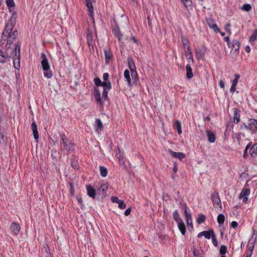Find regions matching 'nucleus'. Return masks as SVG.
Masks as SVG:
<instances>
[{"label": "nucleus", "mask_w": 257, "mask_h": 257, "mask_svg": "<svg viewBox=\"0 0 257 257\" xmlns=\"http://www.w3.org/2000/svg\"><path fill=\"white\" fill-rule=\"evenodd\" d=\"M251 6L250 4H246L243 5L241 9L245 12L250 11L251 10Z\"/></svg>", "instance_id": "obj_40"}, {"label": "nucleus", "mask_w": 257, "mask_h": 257, "mask_svg": "<svg viewBox=\"0 0 257 257\" xmlns=\"http://www.w3.org/2000/svg\"><path fill=\"white\" fill-rule=\"evenodd\" d=\"M11 51H13L12 48L8 46L6 50V54H4L0 49V63H4L9 60V58L12 56Z\"/></svg>", "instance_id": "obj_8"}, {"label": "nucleus", "mask_w": 257, "mask_h": 257, "mask_svg": "<svg viewBox=\"0 0 257 257\" xmlns=\"http://www.w3.org/2000/svg\"><path fill=\"white\" fill-rule=\"evenodd\" d=\"M13 51H11V58L13 59L14 66L15 69L19 70L20 68V47L18 44H16L12 48Z\"/></svg>", "instance_id": "obj_3"}, {"label": "nucleus", "mask_w": 257, "mask_h": 257, "mask_svg": "<svg viewBox=\"0 0 257 257\" xmlns=\"http://www.w3.org/2000/svg\"><path fill=\"white\" fill-rule=\"evenodd\" d=\"M70 187H71L70 192H71V194H73L74 193V189L72 184L70 185Z\"/></svg>", "instance_id": "obj_62"}, {"label": "nucleus", "mask_w": 257, "mask_h": 257, "mask_svg": "<svg viewBox=\"0 0 257 257\" xmlns=\"http://www.w3.org/2000/svg\"><path fill=\"white\" fill-rule=\"evenodd\" d=\"M76 199L78 201V202L80 205L81 208H83L84 207V205L83 204V200L81 198H79L78 197H76Z\"/></svg>", "instance_id": "obj_50"}, {"label": "nucleus", "mask_w": 257, "mask_h": 257, "mask_svg": "<svg viewBox=\"0 0 257 257\" xmlns=\"http://www.w3.org/2000/svg\"><path fill=\"white\" fill-rule=\"evenodd\" d=\"M234 79L232 81V84L234 85H237L238 80L240 78V75L238 74H235L234 75Z\"/></svg>", "instance_id": "obj_42"}, {"label": "nucleus", "mask_w": 257, "mask_h": 257, "mask_svg": "<svg viewBox=\"0 0 257 257\" xmlns=\"http://www.w3.org/2000/svg\"><path fill=\"white\" fill-rule=\"evenodd\" d=\"M130 72L128 70L125 69L124 71V77L129 86H132V80L130 77Z\"/></svg>", "instance_id": "obj_22"}, {"label": "nucleus", "mask_w": 257, "mask_h": 257, "mask_svg": "<svg viewBox=\"0 0 257 257\" xmlns=\"http://www.w3.org/2000/svg\"><path fill=\"white\" fill-rule=\"evenodd\" d=\"M86 3V5L87 8L89 15L91 17V19L93 23H94V9L93 6V3L92 0H85Z\"/></svg>", "instance_id": "obj_11"}, {"label": "nucleus", "mask_w": 257, "mask_h": 257, "mask_svg": "<svg viewBox=\"0 0 257 257\" xmlns=\"http://www.w3.org/2000/svg\"><path fill=\"white\" fill-rule=\"evenodd\" d=\"M245 127L255 133L257 131V120L253 118L249 119L248 123L245 125Z\"/></svg>", "instance_id": "obj_10"}, {"label": "nucleus", "mask_w": 257, "mask_h": 257, "mask_svg": "<svg viewBox=\"0 0 257 257\" xmlns=\"http://www.w3.org/2000/svg\"><path fill=\"white\" fill-rule=\"evenodd\" d=\"M211 199L213 206L217 211H220L222 209L221 200L217 192H214L211 194Z\"/></svg>", "instance_id": "obj_7"}, {"label": "nucleus", "mask_w": 257, "mask_h": 257, "mask_svg": "<svg viewBox=\"0 0 257 257\" xmlns=\"http://www.w3.org/2000/svg\"><path fill=\"white\" fill-rule=\"evenodd\" d=\"M231 226L233 228L236 229L238 226V223L235 221H233L231 223Z\"/></svg>", "instance_id": "obj_52"}, {"label": "nucleus", "mask_w": 257, "mask_h": 257, "mask_svg": "<svg viewBox=\"0 0 257 257\" xmlns=\"http://www.w3.org/2000/svg\"><path fill=\"white\" fill-rule=\"evenodd\" d=\"M31 128L33 132V134L34 139L38 141L39 139V134L37 130V126L35 121H34L31 124Z\"/></svg>", "instance_id": "obj_19"}, {"label": "nucleus", "mask_w": 257, "mask_h": 257, "mask_svg": "<svg viewBox=\"0 0 257 257\" xmlns=\"http://www.w3.org/2000/svg\"><path fill=\"white\" fill-rule=\"evenodd\" d=\"M173 171L176 173L178 171L177 165L176 163H174Z\"/></svg>", "instance_id": "obj_58"}, {"label": "nucleus", "mask_w": 257, "mask_h": 257, "mask_svg": "<svg viewBox=\"0 0 257 257\" xmlns=\"http://www.w3.org/2000/svg\"><path fill=\"white\" fill-rule=\"evenodd\" d=\"M112 32L115 35V36L120 40L122 38V34L120 33V29L118 26H116L113 28Z\"/></svg>", "instance_id": "obj_24"}, {"label": "nucleus", "mask_w": 257, "mask_h": 257, "mask_svg": "<svg viewBox=\"0 0 257 257\" xmlns=\"http://www.w3.org/2000/svg\"><path fill=\"white\" fill-rule=\"evenodd\" d=\"M186 77L187 79H190L193 76V74L192 73V68L190 64H188L186 66Z\"/></svg>", "instance_id": "obj_27"}, {"label": "nucleus", "mask_w": 257, "mask_h": 257, "mask_svg": "<svg viewBox=\"0 0 257 257\" xmlns=\"http://www.w3.org/2000/svg\"><path fill=\"white\" fill-rule=\"evenodd\" d=\"M182 3L184 4V5H185V6L187 8V3L189 2V1L190 0H181Z\"/></svg>", "instance_id": "obj_61"}, {"label": "nucleus", "mask_w": 257, "mask_h": 257, "mask_svg": "<svg viewBox=\"0 0 257 257\" xmlns=\"http://www.w3.org/2000/svg\"><path fill=\"white\" fill-rule=\"evenodd\" d=\"M115 157L118 159L119 163L120 165L124 164L123 157L121 156L120 150L118 148H117V149L116 150Z\"/></svg>", "instance_id": "obj_31"}, {"label": "nucleus", "mask_w": 257, "mask_h": 257, "mask_svg": "<svg viewBox=\"0 0 257 257\" xmlns=\"http://www.w3.org/2000/svg\"><path fill=\"white\" fill-rule=\"evenodd\" d=\"M219 86L221 88H224V87H225V84H224V82L220 80L219 82Z\"/></svg>", "instance_id": "obj_57"}, {"label": "nucleus", "mask_w": 257, "mask_h": 257, "mask_svg": "<svg viewBox=\"0 0 257 257\" xmlns=\"http://www.w3.org/2000/svg\"><path fill=\"white\" fill-rule=\"evenodd\" d=\"M185 206V216L186 219V223L188 226H190L191 228L193 227V223H192V216L191 214L188 212V208L187 206V205L184 204Z\"/></svg>", "instance_id": "obj_13"}, {"label": "nucleus", "mask_w": 257, "mask_h": 257, "mask_svg": "<svg viewBox=\"0 0 257 257\" xmlns=\"http://www.w3.org/2000/svg\"><path fill=\"white\" fill-rule=\"evenodd\" d=\"M121 200L119 199L116 197H111V201L112 202L118 203V202H119Z\"/></svg>", "instance_id": "obj_53"}, {"label": "nucleus", "mask_w": 257, "mask_h": 257, "mask_svg": "<svg viewBox=\"0 0 257 257\" xmlns=\"http://www.w3.org/2000/svg\"><path fill=\"white\" fill-rule=\"evenodd\" d=\"M105 62L106 64H108L110 59L112 58V55L111 53L106 50H104V51Z\"/></svg>", "instance_id": "obj_30"}, {"label": "nucleus", "mask_w": 257, "mask_h": 257, "mask_svg": "<svg viewBox=\"0 0 257 257\" xmlns=\"http://www.w3.org/2000/svg\"><path fill=\"white\" fill-rule=\"evenodd\" d=\"M118 207L121 209H124L126 207V205L123 200H120L118 202Z\"/></svg>", "instance_id": "obj_47"}, {"label": "nucleus", "mask_w": 257, "mask_h": 257, "mask_svg": "<svg viewBox=\"0 0 257 257\" xmlns=\"http://www.w3.org/2000/svg\"><path fill=\"white\" fill-rule=\"evenodd\" d=\"M236 85H231V87H230V91L231 93H233L234 92H235V90H236Z\"/></svg>", "instance_id": "obj_56"}, {"label": "nucleus", "mask_w": 257, "mask_h": 257, "mask_svg": "<svg viewBox=\"0 0 257 257\" xmlns=\"http://www.w3.org/2000/svg\"><path fill=\"white\" fill-rule=\"evenodd\" d=\"M227 252V247L225 245H221L219 249V253L221 255H225Z\"/></svg>", "instance_id": "obj_38"}, {"label": "nucleus", "mask_w": 257, "mask_h": 257, "mask_svg": "<svg viewBox=\"0 0 257 257\" xmlns=\"http://www.w3.org/2000/svg\"><path fill=\"white\" fill-rule=\"evenodd\" d=\"M212 241L213 244L215 246L217 247L218 246V241L217 240L215 237V234H212Z\"/></svg>", "instance_id": "obj_48"}, {"label": "nucleus", "mask_w": 257, "mask_h": 257, "mask_svg": "<svg viewBox=\"0 0 257 257\" xmlns=\"http://www.w3.org/2000/svg\"><path fill=\"white\" fill-rule=\"evenodd\" d=\"M185 55L189 63H194L193 54L191 51L190 46H187V49L185 50Z\"/></svg>", "instance_id": "obj_16"}, {"label": "nucleus", "mask_w": 257, "mask_h": 257, "mask_svg": "<svg viewBox=\"0 0 257 257\" xmlns=\"http://www.w3.org/2000/svg\"><path fill=\"white\" fill-rule=\"evenodd\" d=\"M87 43L89 46L92 45V34L88 32L87 33Z\"/></svg>", "instance_id": "obj_39"}, {"label": "nucleus", "mask_w": 257, "mask_h": 257, "mask_svg": "<svg viewBox=\"0 0 257 257\" xmlns=\"http://www.w3.org/2000/svg\"><path fill=\"white\" fill-rule=\"evenodd\" d=\"M217 222L219 225L223 224L225 220V216L222 214H219L217 217Z\"/></svg>", "instance_id": "obj_35"}, {"label": "nucleus", "mask_w": 257, "mask_h": 257, "mask_svg": "<svg viewBox=\"0 0 257 257\" xmlns=\"http://www.w3.org/2000/svg\"><path fill=\"white\" fill-rule=\"evenodd\" d=\"M250 145H251V143H248V144L246 145V147H245V149H244V152H243V158H246V156H247V151H248V149L249 148V147H250Z\"/></svg>", "instance_id": "obj_46"}, {"label": "nucleus", "mask_w": 257, "mask_h": 257, "mask_svg": "<svg viewBox=\"0 0 257 257\" xmlns=\"http://www.w3.org/2000/svg\"><path fill=\"white\" fill-rule=\"evenodd\" d=\"M147 18H148V24H149V26L151 27V23L150 21V19L149 17H148Z\"/></svg>", "instance_id": "obj_64"}, {"label": "nucleus", "mask_w": 257, "mask_h": 257, "mask_svg": "<svg viewBox=\"0 0 257 257\" xmlns=\"http://www.w3.org/2000/svg\"><path fill=\"white\" fill-rule=\"evenodd\" d=\"M205 219H206L205 216L203 214H199L198 217L197 219V222L198 224H200L202 223L203 222H204L205 221Z\"/></svg>", "instance_id": "obj_37"}, {"label": "nucleus", "mask_w": 257, "mask_h": 257, "mask_svg": "<svg viewBox=\"0 0 257 257\" xmlns=\"http://www.w3.org/2000/svg\"><path fill=\"white\" fill-rule=\"evenodd\" d=\"M256 238L257 231L255 230H253L251 236L248 241V250L250 254L252 255V251L254 248L255 242L256 240Z\"/></svg>", "instance_id": "obj_9"}, {"label": "nucleus", "mask_w": 257, "mask_h": 257, "mask_svg": "<svg viewBox=\"0 0 257 257\" xmlns=\"http://www.w3.org/2000/svg\"><path fill=\"white\" fill-rule=\"evenodd\" d=\"M86 190L87 195L91 198L94 199L96 195V191L91 186L88 185L86 186Z\"/></svg>", "instance_id": "obj_18"}, {"label": "nucleus", "mask_w": 257, "mask_h": 257, "mask_svg": "<svg viewBox=\"0 0 257 257\" xmlns=\"http://www.w3.org/2000/svg\"><path fill=\"white\" fill-rule=\"evenodd\" d=\"M41 65L44 71V77L50 79L52 78L53 76V73L51 70H50V65L48 62V60L47 58L46 55L44 53H41Z\"/></svg>", "instance_id": "obj_4"}, {"label": "nucleus", "mask_w": 257, "mask_h": 257, "mask_svg": "<svg viewBox=\"0 0 257 257\" xmlns=\"http://www.w3.org/2000/svg\"><path fill=\"white\" fill-rule=\"evenodd\" d=\"M249 154L252 158L257 156V143L254 144L249 150Z\"/></svg>", "instance_id": "obj_28"}, {"label": "nucleus", "mask_w": 257, "mask_h": 257, "mask_svg": "<svg viewBox=\"0 0 257 257\" xmlns=\"http://www.w3.org/2000/svg\"><path fill=\"white\" fill-rule=\"evenodd\" d=\"M108 189V184L107 183H103L101 185L99 188L98 189V192L99 193H101L102 195H104L106 190Z\"/></svg>", "instance_id": "obj_29"}, {"label": "nucleus", "mask_w": 257, "mask_h": 257, "mask_svg": "<svg viewBox=\"0 0 257 257\" xmlns=\"http://www.w3.org/2000/svg\"><path fill=\"white\" fill-rule=\"evenodd\" d=\"M61 145H63L64 149L68 152L72 151L74 149V144L67 139L65 135H60Z\"/></svg>", "instance_id": "obj_5"}, {"label": "nucleus", "mask_w": 257, "mask_h": 257, "mask_svg": "<svg viewBox=\"0 0 257 257\" xmlns=\"http://www.w3.org/2000/svg\"><path fill=\"white\" fill-rule=\"evenodd\" d=\"M95 132L97 134L100 133L103 124L100 119H96L95 120Z\"/></svg>", "instance_id": "obj_23"}, {"label": "nucleus", "mask_w": 257, "mask_h": 257, "mask_svg": "<svg viewBox=\"0 0 257 257\" xmlns=\"http://www.w3.org/2000/svg\"><path fill=\"white\" fill-rule=\"evenodd\" d=\"M224 40L227 42L228 47H231V42H230L229 36L224 37Z\"/></svg>", "instance_id": "obj_54"}, {"label": "nucleus", "mask_w": 257, "mask_h": 257, "mask_svg": "<svg viewBox=\"0 0 257 257\" xmlns=\"http://www.w3.org/2000/svg\"><path fill=\"white\" fill-rule=\"evenodd\" d=\"M206 134L208 137V141L210 143H214L215 141L216 136L212 132L209 130L206 131Z\"/></svg>", "instance_id": "obj_25"}, {"label": "nucleus", "mask_w": 257, "mask_h": 257, "mask_svg": "<svg viewBox=\"0 0 257 257\" xmlns=\"http://www.w3.org/2000/svg\"><path fill=\"white\" fill-rule=\"evenodd\" d=\"M241 198H242V201L243 202L245 203L248 200V197L247 196H245L244 197H241Z\"/></svg>", "instance_id": "obj_63"}, {"label": "nucleus", "mask_w": 257, "mask_h": 257, "mask_svg": "<svg viewBox=\"0 0 257 257\" xmlns=\"http://www.w3.org/2000/svg\"><path fill=\"white\" fill-rule=\"evenodd\" d=\"M131 212V208H128L125 211H124V215L125 216H128L130 214Z\"/></svg>", "instance_id": "obj_55"}, {"label": "nucleus", "mask_w": 257, "mask_h": 257, "mask_svg": "<svg viewBox=\"0 0 257 257\" xmlns=\"http://www.w3.org/2000/svg\"><path fill=\"white\" fill-rule=\"evenodd\" d=\"M5 137L3 133H0V142L4 141Z\"/></svg>", "instance_id": "obj_59"}, {"label": "nucleus", "mask_w": 257, "mask_h": 257, "mask_svg": "<svg viewBox=\"0 0 257 257\" xmlns=\"http://www.w3.org/2000/svg\"><path fill=\"white\" fill-rule=\"evenodd\" d=\"M196 55L198 59H200L204 57V53L200 50H196Z\"/></svg>", "instance_id": "obj_41"}, {"label": "nucleus", "mask_w": 257, "mask_h": 257, "mask_svg": "<svg viewBox=\"0 0 257 257\" xmlns=\"http://www.w3.org/2000/svg\"><path fill=\"white\" fill-rule=\"evenodd\" d=\"M94 82L97 86H101L103 88L101 97H100V91L97 87H95L94 94V98L97 103L99 105L102 106L103 102L107 98L108 92L111 88V83L110 81L101 82V80L98 77L94 78Z\"/></svg>", "instance_id": "obj_1"}, {"label": "nucleus", "mask_w": 257, "mask_h": 257, "mask_svg": "<svg viewBox=\"0 0 257 257\" xmlns=\"http://www.w3.org/2000/svg\"><path fill=\"white\" fill-rule=\"evenodd\" d=\"M212 234H214L212 230H210L208 231H203L198 234L197 237H200L202 236H204L206 238L209 239L210 238H212Z\"/></svg>", "instance_id": "obj_15"}, {"label": "nucleus", "mask_w": 257, "mask_h": 257, "mask_svg": "<svg viewBox=\"0 0 257 257\" xmlns=\"http://www.w3.org/2000/svg\"><path fill=\"white\" fill-rule=\"evenodd\" d=\"M230 46L231 47H229V48H231L232 49H234L235 51H236L239 49V43L237 40H233L232 42H231Z\"/></svg>", "instance_id": "obj_32"}, {"label": "nucleus", "mask_w": 257, "mask_h": 257, "mask_svg": "<svg viewBox=\"0 0 257 257\" xmlns=\"http://www.w3.org/2000/svg\"><path fill=\"white\" fill-rule=\"evenodd\" d=\"M6 3L9 8H12L15 6L14 0H6Z\"/></svg>", "instance_id": "obj_43"}, {"label": "nucleus", "mask_w": 257, "mask_h": 257, "mask_svg": "<svg viewBox=\"0 0 257 257\" xmlns=\"http://www.w3.org/2000/svg\"><path fill=\"white\" fill-rule=\"evenodd\" d=\"M247 185L245 184L244 187L241 190L240 193L239 195V198L241 199V197H244L245 196H248L250 193V190L249 188L246 187Z\"/></svg>", "instance_id": "obj_20"}, {"label": "nucleus", "mask_w": 257, "mask_h": 257, "mask_svg": "<svg viewBox=\"0 0 257 257\" xmlns=\"http://www.w3.org/2000/svg\"><path fill=\"white\" fill-rule=\"evenodd\" d=\"M99 171L100 173V175L102 177H105L107 175V170L106 168L103 166H99Z\"/></svg>", "instance_id": "obj_34"}, {"label": "nucleus", "mask_w": 257, "mask_h": 257, "mask_svg": "<svg viewBox=\"0 0 257 257\" xmlns=\"http://www.w3.org/2000/svg\"><path fill=\"white\" fill-rule=\"evenodd\" d=\"M173 218L176 221V222L178 221H181L182 219L181 218L179 212L177 210H175L174 211L173 214Z\"/></svg>", "instance_id": "obj_36"}, {"label": "nucleus", "mask_w": 257, "mask_h": 257, "mask_svg": "<svg viewBox=\"0 0 257 257\" xmlns=\"http://www.w3.org/2000/svg\"><path fill=\"white\" fill-rule=\"evenodd\" d=\"M230 27L231 25L230 23H227L224 27V29L228 33L229 36L231 34Z\"/></svg>", "instance_id": "obj_44"}, {"label": "nucleus", "mask_w": 257, "mask_h": 257, "mask_svg": "<svg viewBox=\"0 0 257 257\" xmlns=\"http://www.w3.org/2000/svg\"><path fill=\"white\" fill-rule=\"evenodd\" d=\"M182 44L184 46V48L185 50L187 49V46H190L187 40H185V39L183 40Z\"/></svg>", "instance_id": "obj_49"}, {"label": "nucleus", "mask_w": 257, "mask_h": 257, "mask_svg": "<svg viewBox=\"0 0 257 257\" xmlns=\"http://www.w3.org/2000/svg\"><path fill=\"white\" fill-rule=\"evenodd\" d=\"M127 61L132 80L134 83H136L138 79V75L135 63L131 58H128Z\"/></svg>", "instance_id": "obj_6"}, {"label": "nucleus", "mask_w": 257, "mask_h": 257, "mask_svg": "<svg viewBox=\"0 0 257 257\" xmlns=\"http://www.w3.org/2000/svg\"><path fill=\"white\" fill-rule=\"evenodd\" d=\"M168 152L172 157L179 160H182L185 158V155L182 152H175L170 149L168 150Z\"/></svg>", "instance_id": "obj_14"}, {"label": "nucleus", "mask_w": 257, "mask_h": 257, "mask_svg": "<svg viewBox=\"0 0 257 257\" xmlns=\"http://www.w3.org/2000/svg\"><path fill=\"white\" fill-rule=\"evenodd\" d=\"M13 29V25L12 24H7L6 26L5 29L2 34V38L5 41H7L6 45L8 47H10V44L13 43L18 35V32L17 30L12 31Z\"/></svg>", "instance_id": "obj_2"}, {"label": "nucleus", "mask_w": 257, "mask_h": 257, "mask_svg": "<svg viewBox=\"0 0 257 257\" xmlns=\"http://www.w3.org/2000/svg\"><path fill=\"white\" fill-rule=\"evenodd\" d=\"M177 223L178 227L181 234L182 235H185L186 233V227L183 220H181V221L177 222Z\"/></svg>", "instance_id": "obj_26"}, {"label": "nucleus", "mask_w": 257, "mask_h": 257, "mask_svg": "<svg viewBox=\"0 0 257 257\" xmlns=\"http://www.w3.org/2000/svg\"><path fill=\"white\" fill-rule=\"evenodd\" d=\"M257 39V33H256V30L253 32L252 35L249 38V41L251 42H254Z\"/></svg>", "instance_id": "obj_45"}, {"label": "nucleus", "mask_w": 257, "mask_h": 257, "mask_svg": "<svg viewBox=\"0 0 257 257\" xmlns=\"http://www.w3.org/2000/svg\"><path fill=\"white\" fill-rule=\"evenodd\" d=\"M11 229L13 233V234L17 235L20 232L21 226L16 222H13L11 225Z\"/></svg>", "instance_id": "obj_17"}, {"label": "nucleus", "mask_w": 257, "mask_h": 257, "mask_svg": "<svg viewBox=\"0 0 257 257\" xmlns=\"http://www.w3.org/2000/svg\"><path fill=\"white\" fill-rule=\"evenodd\" d=\"M206 22L209 27L210 29H212L214 31V32H215L216 33L220 32V29L217 27V25L215 24L214 20L213 19H206Z\"/></svg>", "instance_id": "obj_12"}, {"label": "nucleus", "mask_w": 257, "mask_h": 257, "mask_svg": "<svg viewBox=\"0 0 257 257\" xmlns=\"http://www.w3.org/2000/svg\"><path fill=\"white\" fill-rule=\"evenodd\" d=\"M245 50L246 52L249 53L250 51V48L249 46L247 45L245 47Z\"/></svg>", "instance_id": "obj_60"}, {"label": "nucleus", "mask_w": 257, "mask_h": 257, "mask_svg": "<svg viewBox=\"0 0 257 257\" xmlns=\"http://www.w3.org/2000/svg\"><path fill=\"white\" fill-rule=\"evenodd\" d=\"M233 121L235 123H237L240 121V111L236 108L233 109Z\"/></svg>", "instance_id": "obj_21"}, {"label": "nucleus", "mask_w": 257, "mask_h": 257, "mask_svg": "<svg viewBox=\"0 0 257 257\" xmlns=\"http://www.w3.org/2000/svg\"><path fill=\"white\" fill-rule=\"evenodd\" d=\"M173 125L177 129L178 134H181L182 132L181 130V124L179 120H176L174 122Z\"/></svg>", "instance_id": "obj_33"}, {"label": "nucleus", "mask_w": 257, "mask_h": 257, "mask_svg": "<svg viewBox=\"0 0 257 257\" xmlns=\"http://www.w3.org/2000/svg\"><path fill=\"white\" fill-rule=\"evenodd\" d=\"M109 74L108 73H104L103 75V79L104 81H110L108 80Z\"/></svg>", "instance_id": "obj_51"}]
</instances>
